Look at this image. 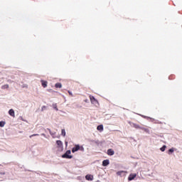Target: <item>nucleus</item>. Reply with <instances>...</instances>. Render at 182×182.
<instances>
[{
    "label": "nucleus",
    "instance_id": "nucleus-6",
    "mask_svg": "<svg viewBox=\"0 0 182 182\" xmlns=\"http://www.w3.org/2000/svg\"><path fill=\"white\" fill-rule=\"evenodd\" d=\"M90 102L92 105H97L99 102L97 101L96 98L93 96H90Z\"/></svg>",
    "mask_w": 182,
    "mask_h": 182
},
{
    "label": "nucleus",
    "instance_id": "nucleus-11",
    "mask_svg": "<svg viewBox=\"0 0 182 182\" xmlns=\"http://www.w3.org/2000/svg\"><path fill=\"white\" fill-rule=\"evenodd\" d=\"M86 180H87L88 181H93V176L92 175H87L85 176Z\"/></svg>",
    "mask_w": 182,
    "mask_h": 182
},
{
    "label": "nucleus",
    "instance_id": "nucleus-25",
    "mask_svg": "<svg viewBox=\"0 0 182 182\" xmlns=\"http://www.w3.org/2000/svg\"><path fill=\"white\" fill-rule=\"evenodd\" d=\"M46 106H43V107H41L42 112H43V110H46Z\"/></svg>",
    "mask_w": 182,
    "mask_h": 182
},
{
    "label": "nucleus",
    "instance_id": "nucleus-23",
    "mask_svg": "<svg viewBox=\"0 0 182 182\" xmlns=\"http://www.w3.org/2000/svg\"><path fill=\"white\" fill-rule=\"evenodd\" d=\"M80 151H85V148L82 146L80 145Z\"/></svg>",
    "mask_w": 182,
    "mask_h": 182
},
{
    "label": "nucleus",
    "instance_id": "nucleus-26",
    "mask_svg": "<svg viewBox=\"0 0 182 182\" xmlns=\"http://www.w3.org/2000/svg\"><path fill=\"white\" fill-rule=\"evenodd\" d=\"M68 93H69V95H70V96H73V94L72 93V92L68 91Z\"/></svg>",
    "mask_w": 182,
    "mask_h": 182
},
{
    "label": "nucleus",
    "instance_id": "nucleus-3",
    "mask_svg": "<svg viewBox=\"0 0 182 182\" xmlns=\"http://www.w3.org/2000/svg\"><path fill=\"white\" fill-rule=\"evenodd\" d=\"M126 174H127V171H119L117 172V175L119 176V177H125Z\"/></svg>",
    "mask_w": 182,
    "mask_h": 182
},
{
    "label": "nucleus",
    "instance_id": "nucleus-10",
    "mask_svg": "<svg viewBox=\"0 0 182 182\" xmlns=\"http://www.w3.org/2000/svg\"><path fill=\"white\" fill-rule=\"evenodd\" d=\"M9 114H10L11 117H15V111L14 110V109H9Z\"/></svg>",
    "mask_w": 182,
    "mask_h": 182
},
{
    "label": "nucleus",
    "instance_id": "nucleus-19",
    "mask_svg": "<svg viewBox=\"0 0 182 182\" xmlns=\"http://www.w3.org/2000/svg\"><path fill=\"white\" fill-rule=\"evenodd\" d=\"M9 87V85H4L1 86V89L5 90V89H8Z\"/></svg>",
    "mask_w": 182,
    "mask_h": 182
},
{
    "label": "nucleus",
    "instance_id": "nucleus-27",
    "mask_svg": "<svg viewBox=\"0 0 182 182\" xmlns=\"http://www.w3.org/2000/svg\"><path fill=\"white\" fill-rule=\"evenodd\" d=\"M41 136H43V137L46 138V134H41Z\"/></svg>",
    "mask_w": 182,
    "mask_h": 182
},
{
    "label": "nucleus",
    "instance_id": "nucleus-21",
    "mask_svg": "<svg viewBox=\"0 0 182 182\" xmlns=\"http://www.w3.org/2000/svg\"><path fill=\"white\" fill-rule=\"evenodd\" d=\"M5 122H3V121H1V122H0V127H4V126H5Z\"/></svg>",
    "mask_w": 182,
    "mask_h": 182
},
{
    "label": "nucleus",
    "instance_id": "nucleus-20",
    "mask_svg": "<svg viewBox=\"0 0 182 182\" xmlns=\"http://www.w3.org/2000/svg\"><path fill=\"white\" fill-rule=\"evenodd\" d=\"M166 145H164L161 149V151H166Z\"/></svg>",
    "mask_w": 182,
    "mask_h": 182
},
{
    "label": "nucleus",
    "instance_id": "nucleus-16",
    "mask_svg": "<svg viewBox=\"0 0 182 182\" xmlns=\"http://www.w3.org/2000/svg\"><path fill=\"white\" fill-rule=\"evenodd\" d=\"M42 86L46 87L48 86V82L46 81L41 80Z\"/></svg>",
    "mask_w": 182,
    "mask_h": 182
},
{
    "label": "nucleus",
    "instance_id": "nucleus-17",
    "mask_svg": "<svg viewBox=\"0 0 182 182\" xmlns=\"http://www.w3.org/2000/svg\"><path fill=\"white\" fill-rule=\"evenodd\" d=\"M61 135L65 137V136H66V131L65 130V129H61Z\"/></svg>",
    "mask_w": 182,
    "mask_h": 182
},
{
    "label": "nucleus",
    "instance_id": "nucleus-28",
    "mask_svg": "<svg viewBox=\"0 0 182 182\" xmlns=\"http://www.w3.org/2000/svg\"><path fill=\"white\" fill-rule=\"evenodd\" d=\"M65 146H68V141H65Z\"/></svg>",
    "mask_w": 182,
    "mask_h": 182
},
{
    "label": "nucleus",
    "instance_id": "nucleus-24",
    "mask_svg": "<svg viewBox=\"0 0 182 182\" xmlns=\"http://www.w3.org/2000/svg\"><path fill=\"white\" fill-rule=\"evenodd\" d=\"M35 136H39V134H33L30 136V139H32V137H35Z\"/></svg>",
    "mask_w": 182,
    "mask_h": 182
},
{
    "label": "nucleus",
    "instance_id": "nucleus-8",
    "mask_svg": "<svg viewBox=\"0 0 182 182\" xmlns=\"http://www.w3.org/2000/svg\"><path fill=\"white\" fill-rule=\"evenodd\" d=\"M110 164V161L109 159H105L102 161V166L103 167H107Z\"/></svg>",
    "mask_w": 182,
    "mask_h": 182
},
{
    "label": "nucleus",
    "instance_id": "nucleus-1",
    "mask_svg": "<svg viewBox=\"0 0 182 182\" xmlns=\"http://www.w3.org/2000/svg\"><path fill=\"white\" fill-rule=\"evenodd\" d=\"M72 152L70 150H68L64 154L62 155L63 159H73V156L70 155Z\"/></svg>",
    "mask_w": 182,
    "mask_h": 182
},
{
    "label": "nucleus",
    "instance_id": "nucleus-5",
    "mask_svg": "<svg viewBox=\"0 0 182 182\" xmlns=\"http://www.w3.org/2000/svg\"><path fill=\"white\" fill-rule=\"evenodd\" d=\"M136 177H137V174L131 173V174H129V176L128 177V181H132V180H134V178H136Z\"/></svg>",
    "mask_w": 182,
    "mask_h": 182
},
{
    "label": "nucleus",
    "instance_id": "nucleus-13",
    "mask_svg": "<svg viewBox=\"0 0 182 182\" xmlns=\"http://www.w3.org/2000/svg\"><path fill=\"white\" fill-rule=\"evenodd\" d=\"M52 107H53L55 110H56V112H58V110H59V109H58V105H57L56 103H53V104L52 105Z\"/></svg>",
    "mask_w": 182,
    "mask_h": 182
},
{
    "label": "nucleus",
    "instance_id": "nucleus-14",
    "mask_svg": "<svg viewBox=\"0 0 182 182\" xmlns=\"http://www.w3.org/2000/svg\"><path fill=\"white\" fill-rule=\"evenodd\" d=\"M97 130H98L99 132H103V125H99L97 127Z\"/></svg>",
    "mask_w": 182,
    "mask_h": 182
},
{
    "label": "nucleus",
    "instance_id": "nucleus-12",
    "mask_svg": "<svg viewBox=\"0 0 182 182\" xmlns=\"http://www.w3.org/2000/svg\"><path fill=\"white\" fill-rule=\"evenodd\" d=\"M141 130H144L146 133H148L149 134H150V129H149L147 128H144L143 127H141Z\"/></svg>",
    "mask_w": 182,
    "mask_h": 182
},
{
    "label": "nucleus",
    "instance_id": "nucleus-9",
    "mask_svg": "<svg viewBox=\"0 0 182 182\" xmlns=\"http://www.w3.org/2000/svg\"><path fill=\"white\" fill-rule=\"evenodd\" d=\"M107 154L108 156H114V151L112 149H109L107 150Z\"/></svg>",
    "mask_w": 182,
    "mask_h": 182
},
{
    "label": "nucleus",
    "instance_id": "nucleus-4",
    "mask_svg": "<svg viewBox=\"0 0 182 182\" xmlns=\"http://www.w3.org/2000/svg\"><path fill=\"white\" fill-rule=\"evenodd\" d=\"M128 123H129V124H130V126L132 127H134V129H139L140 130L141 129V127H140V125H139L137 124H134V123H133L132 122H129Z\"/></svg>",
    "mask_w": 182,
    "mask_h": 182
},
{
    "label": "nucleus",
    "instance_id": "nucleus-29",
    "mask_svg": "<svg viewBox=\"0 0 182 182\" xmlns=\"http://www.w3.org/2000/svg\"><path fill=\"white\" fill-rule=\"evenodd\" d=\"M23 87H28V85H24Z\"/></svg>",
    "mask_w": 182,
    "mask_h": 182
},
{
    "label": "nucleus",
    "instance_id": "nucleus-7",
    "mask_svg": "<svg viewBox=\"0 0 182 182\" xmlns=\"http://www.w3.org/2000/svg\"><path fill=\"white\" fill-rule=\"evenodd\" d=\"M79 149H80V145L79 144H76L73 148L72 153H76V151H79Z\"/></svg>",
    "mask_w": 182,
    "mask_h": 182
},
{
    "label": "nucleus",
    "instance_id": "nucleus-22",
    "mask_svg": "<svg viewBox=\"0 0 182 182\" xmlns=\"http://www.w3.org/2000/svg\"><path fill=\"white\" fill-rule=\"evenodd\" d=\"M170 153H174V148H171L168 150V154H170Z\"/></svg>",
    "mask_w": 182,
    "mask_h": 182
},
{
    "label": "nucleus",
    "instance_id": "nucleus-30",
    "mask_svg": "<svg viewBox=\"0 0 182 182\" xmlns=\"http://www.w3.org/2000/svg\"><path fill=\"white\" fill-rule=\"evenodd\" d=\"M62 112V113H65V112H63V111H61Z\"/></svg>",
    "mask_w": 182,
    "mask_h": 182
},
{
    "label": "nucleus",
    "instance_id": "nucleus-15",
    "mask_svg": "<svg viewBox=\"0 0 182 182\" xmlns=\"http://www.w3.org/2000/svg\"><path fill=\"white\" fill-rule=\"evenodd\" d=\"M47 130H48V132H49L50 136H55V134H56V132H52V131L50 130V129H49V128H48Z\"/></svg>",
    "mask_w": 182,
    "mask_h": 182
},
{
    "label": "nucleus",
    "instance_id": "nucleus-18",
    "mask_svg": "<svg viewBox=\"0 0 182 182\" xmlns=\"http://www.w3.org/2000/svg\"><path fill=\"white\" fill-rule=\"evenodd\" d=\"M55 87H58L59 89L62 88V84L58 82L55 85Z\"/></svg>",
    "mask_w": 182,
    "mask_h": 182
},
{
    "label": "nucleus",
    "instance_id": "nucleus-2",
    "mask_svg": "<svg viewBox=\"0 0 182 182\" xmlns=\"http://www.w3.org/2000/svg\"><path fill=\"white\" fill-rule=\"evenodd\" d=\"M56 144L58 149H59L62 151V150H63V142H62V141L60 140H57Z\"/></svg>",
    "mask_w": 182,
    "mask_h": 182
}]
</instances>
